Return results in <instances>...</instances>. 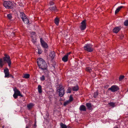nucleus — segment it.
<instances>
[{"mask_svg": "<svg viewBox=\"0 0 128 128\" xmlns=\"http://www.w3.org/2000/svg\"><path fill=\"white\" fill-rule=\"evenodd\" d=\"M60 126L61 128H67L66 126L62 123H60Z\"/></svg>", "mask_w": 128, "mask_h": 128, "instance_id": "23", "label": "nucleus"}, {"mask_svg": "<svg viewBox=\"0 0 128 128\" xmlns=\"http://www.w3.org/2000/svg\"><path fill=\"white\" fill-rule=\"evenodd\" d=\"M7 17L9 19H11L12 18V16L11 14H9L8 15Z\"/></svg>", "mask_w": 128, "mask_h": 128, "instance_id": "33", "label": "nucleus"}, {"mask_svg": "<svg viewBox=\"0 0 128 128\" xmlns=\"http://www.w3.org/2000/svg\"><path fill=\"white\" fill-rule=\"evenodd\" d=\"M8 63V66L10 67L11 62L10 56H5L3 58H0V67L2 68L4 64Z\"/></svg>", "mask_w": 128, "mask_h": 128, "instance_id": "2", "label": "nucleus"}, {"mask_svg": "<svg viewBox=\"0 0 128 128\" xmlns=\"http://www.w3.org/2000/svg\"><path fill=\"white\" fill-rule=\"evenodd\" d=\"M20 16L22 20L24 19V18H26V16L24 14V13H21L20 14Z\"/></svg>", "mask_w": 128, "mask_h": 128, "instance_id": "17", "label": "nucleus"}, {"mask_svg": "<svg viewBox=\"0 0 128 128\" xmlns=\"http://www.w3.org/2000/svg\"><path fill=\"white\" fill-rule=\"evenodd\" d=\"M40 80L42 81H43L45 80V76L43 75L40 78Z\"/></svg>", "mask_w": 128, "mask_h": 128, "instance_id": "32", "label": "nucleus"}, {"mask_svg": "<svg viewBox=\"0 0 128 128\" xmlns=\"http://www.w3.org/2000/svg\"><path fill=\"white\" fill-rule=\"evenodd\" d=\"M112 92H114L119 90L118 87L116 85H113L110 88H109Z\"/></svg>", "mask_w": 128, "mask_h": 128, "instance_id": "8", "label": "nucleus"}, {"mask_svg": "<svg viewBox=\"0 0 128 128\" xmlns=\"http://www.w3.org/2000/svg\"><path fill=\"white\" fill-rule=\"evenodd\" d=\"M34 106V104L32 103H30L28 104L27 106V107L29 109H30Z\"/></svg>", "mask_w": 128, "mask_h": 128, "instance_id": "22", "label": "nucleus"}, {"mask_svg": "<svg viewBox=\"0 0 128 128\" xmlns=\"http://www.w3.org/2000/svg\"><path fill=\"white\" fill-rule=\"evenodd\" d=\"M42 51L40 49H38V54H40L42 53Z\"/></svg>", "mask_w": 128, "mask_h": 128, "instance_id": "37", "label": "nucleus"}, {"mask_svg": "<svg viewBox=\"0 0 128 128\" xmlns=\"http://www.w3.org/2000/svg\"><path fill=\"white\" fill-rule=\"evenodd\" d=\"M32 41L34 43H35L36 41V36H32Z\"/></svg>", "mask_w": 128, "mask_h": 128, "instance_id": "13", "label": "nucleus"}, {"mask_svg": "<svg viewBox=\"0 0 128 128\" xmlns=\"http://www.w3.org/2000/svg\"><path fill=\"white\" fill-rule=\"evenodd\" d=\"M71 53V52H69L67 53L66 54H65L64 56H68L69 55H70V54Z\"/></svg>", "mask_w": 128, "mask_h": 128, "instance_id": "38", "label": "nucleus"}, {"mask_svg": "<svg viewBox=\"0 0 128 128\" xmlns=\"http://www.w3.org/2000/svg\"><path fill=\"white\" fill-rule=\"evenodd\" d=\"M86 20H84L81 23V25L80 26V28L82 30H84L86 28Z\"/></svg>", "mask_w": 128, "mask_h": 128, "instance_id": "7", "label": "nucleus"}, {"mask_svg": "<svg viewBox=\"0 0 128 128\" xmlns=\"http://www.w3.org/2000/svg\"><path fill=\"white\" fill-rule=\"evenodd\" d=\"M124 25L126 26H128V20H126L124 23Z\"/></svg>", "mask_w": 128, "mask_h": 128, "instance_id": "30", "label": "nucleus"}, {"mask_svg": "<svg viewBox=\"0 0 128 128\" xmlns=\"http://www.w3.org/2000/svg\"><path fill=\"white\" fill-rule=\"evenodd\" d=\"M79 110L81 111H86V108L85 106L84 105H81L79 108Z\"/></svg>", "mask_w": 128, "mask_h": 128, "instance_id": "12", "label": "nucleus"}, {"mask_svg": "<svg viewBox=\"0 0 128 128\" xmlns=\"http://www.w3.org/2000/svg\"><path fill=\"white\" fill-rule=\"evenodd\" d=\"M26 128H30L29 126H26Z\"/></svg>", "mask_w": 128, "mask_h": 128, "instance_id": "44", "label": "nucleus"}, {"mask_svg": "<svg viewBox=\"0 0 128 128\" xmlns=\"http://www.w3.org/2000/svg\"><path fill=\"white\" fill-rule=\"evenodd\" d=\"M37 63L39 68L41 69H46L47 66V65L45 62L42 58H38L37 59Z\"/></svg>", "mask_w": 128, "mask_h": 128, "instance_id": "1", "label": "nucleus"}, {"mask_svg": "<svg viewBox=\"0 0 128 128\" xmlns=\"http://www.w3.org/2000/svg\"><path fill=\"white\" fill-rule=\"evenodd\" d=\"M4 56H8V55H7V54H4Z\"/></svg>", "mask_w": 128, "mask_h": 128, "instance_id": "45", "label": "nucleus"}, {"mask_svg": "<svg viewBox=\"0 0 128 128\" xmlns=\"http://www.w3.org/2000/svg\"><path fill=\"white\" fill-rule=\"evenodd\" d=\"M2 128H4V126H3Z\"/></svg>", "mask_w": 128, "mask_h": 128, "instance_id": "47", "label": "nucleus"}, {"mask_svg": "<svg viewBox=\"0 0 128 128\" xmlns=\"http://www.w3.org/2000/svg\"><path fill=\"white\" fill-rule=\"evenodd\" d=\"M124 76H120L119 78V81H121L124 78Z\"/></svg>", "mask_w": 128, "mask_h": 128, "instance_id": "31", "label": "nucleus"}, {"mask_svg": "<svg viewBox=\"0 0 128 128\" xmlns=\"http://www.w3.org/2000/svg\"><path fill=\"white\" fill-rule=\"evenodd\" d=\"M123 6H120L118 7V8L116 9V10H115V14H116L117 13L120 11V10L121 8H123Z\"/></svg>", "mask_w": 128, "mask_h": 128, "instance_id": "15", "label": "nucleus"}, {"mask_svg": "<svg viewBox=\"0 0 128 128\" xmlns=\"http://www.w3.org/2000/svg\"><path fill=\"white\" fill-rule=\"evenodd\" d=\"M50 5H52L54 4V2L53 1H51L50 2Z\"/></svg>", "mask_w": 128, "mask_h": 128, "instance_id": "39", "label": "nucleus"}, {"mask_svg": "<svg viewBox=\"0 0 128 128\" xmlns=\"http://www.w3.org/2000/svg\"><path fill=\"white\" fill-rule=\"evenodd\" d=\"M56 90L58 92L59 96L62 97L65 93V90L61 83L56 84Z\"/></svg>", "mask_w": 128, "mask_h": 128, "instance_id": "3", "label": "nucleus"}, {"mask_svg": "<svg viewBox=\"0 0 128 128\" xmlns=\"http://www.w3.org/2000/svg\"><path fill=\"white\" fill-rule=\"evenodd\" d=\"M59 21L60 19L59 18L56 17V26L58 25Z\"/></svg>", "mask_w": 128, "mask_h": 128, "instance_id": "34", "label": "nucleus"}, {"mask_svg": "<svg viewBox=\"0 0 128 128\" xmlns=\"http://www.w3.org/2000/svg\"><path fill=\"white\" fill-rule=\"evenodd\" d=\"M30 75L28 74H24L23 76V78H29Z\"/></svg>", "mask_w": 128, "mask_h": 128, "instance_id": "25", "label": "nucleus"}, {"mask_svg": "<svg viewBox=\"0 0 128 128\" xmlns=\"http://www.w3.org/2000/svg\"><path fill=\"white\" fill-rule=\"evenodd\" d=\"M4 72L5 74V78H8L9 72L8 69L7 68H6L4 70Z\"/></svg>", "mask_w": 128, "mask_h": 128, "instance_id": "10", "label": "nucleus"}, {"mask_svg": "<svg viewBox=\"0 0 128 128\" xmlns=\"http://www.w3.org/2000/svg\"><path fill=\"white\" fill-rule=\"evenodd\" d=\"M98 91H96L94 93V98H96L98 94Z\"/></svg>", "mask_w": 128, "mask_h": 128, "instance_id": "26", "label": "nucleus"}, {"mask_svg": "<svg viewBox=\"0 0 128 128\" xmlns=\"http://www.w3.org/2000/svg\"><path fill=\"white\" fill-rule=\"evenodd\" d=\"M24 23L26 24H28L29 22V20L27 18H24V19L22 20Z\"/></svg>", "mask_w": 128, "mask_h": 128, "instance_id": "20", "label": "nucleus"}, {"mask_svg": "<svg viewBox=\"0 0 128 128\" xmlns=\"http://www.w3.org/2000/svg\"><path fill=\"white\" fill-rule=\"evenodd\" d=\"M86 70L89 72H92V70L91 68L89 67H87L86 68Z\"/></svg>", "mask_w": 128, "mask_h": 128, "instance_id": "21", "label": "nucleus"}, {"mask_svg": "<svg viewBox=\"0 0 128 128\" xmlns=\"http://www.w3.org/2000/svg\"><path fill=\"white\" fill-rule=\"evenodd\" d=\"M55 52L54 51L51 52L50 53V56H54L55 55Z\"/></svg>", "mask_w": 128, "mask_h": 128, "instance_id": "28", "label": "nucleus"}, {"mask_svg": "<svg viewBox=\"0 0 128 128\" xmlns=\"http://www.w3.org/2000/svg\"><path fill=\"white\" fill-rule=\"evenodd\" d=\"M38 92L40 93L42 92V87L40 85H39L38 86Z\"/></svg>", "mask_w": 128, "mask_h": 128, "instance_id": "19", "label": "nucleus"}, {"mask_svg": "<svg viewBox=\"0 0 128 128\" xmlns=\"http://www.w3.org/2000/svg\"><path fill=\"white\" fill-rule=\"evenodd\" d=\"M84 50L88 52H91L93 51V48L92 46L90 44H86L84 47Z\"/></svg>", "mask_w": 128, "mask_h": 128, "instance_id": "4", "label": "nucleus"}, {"mask_svg": "<svg viewBox=\"0 0 128 128\" xmlns=\"http://www.w3.org/2000/svg\"><path fill=\"white\" fill-rule=\"evenodd\" d=\"M4 6L7 8H12L13 7L12 2L10 1H6L3 3Z\"/></svg>", "mask_w": 128, "mask_h": 128, "instance_id": "5", "label": "nucleus"}, {"mask_svg": "<svg viewBox=\"0 0 128 128\" xmlns=\"http://www.w3.org/2000/svg\"><path fill=\"white\" fill-rule=\"evenodd\" d=\"M54 22L55 24H56V18H55L54 19Z\"/></svg>", "mask_w": 128, "mask_h": 128, "instance_id": "42", "label": "nucleus"}, {"mask_svg": "<svg viewBox=\"0 0 128 128\" xmlns=\"http://www.w3.org/2000/svg\"><path fill=\"white\" fill-rule=\"evenodd\" d=\"M31 35L32 36H34V35H36L35 33L34 32H32L31 33Z\"/></svg>", "mask_w": 128, "mask_h": 128, "instance_id": "40", "label": "nucleus"}, {"mask_svg": "<svg viewBox=\"0 0 128 128\" xmlns=\"http://www.w3.org/2000/svg\"><path fill=\"white\" fill-rule=\"evenodd\" d=\"M113 128H118L117 126H115Z\"/></svg>", "mask_w": 128, "mask_h": 128, "instance_id": "43", "label": "nucleus"}, {"mask_svg": "<svg viewBox=\"0 0 128 128\" xmlns=\"http://www.w3.org/2000/svg\"><path fill=\"white\" fill-rule=\"evenodd\" d=\"M40 42L42 46L44 48H47L48 47V45L42 39H40Z\"/></svg>", "mask_w": 128, "mask_h": 128, "instance_id": "11", "label": "nucleus"}, {"mask_svg": "<svg viewBox=\"0 0 128 128\" xmlns=\"http://www.w3.org/2000/svg\"><path fill=\"white\" fill-rule=\"evenodd\" d=\"M70 102H69L68 100H67L65 102L64 104V106H66L67 104L70 103Z\"/></svg>", "mask_w": 128, "mask_h": 128, "instance_id": "27", "label": "nucleus"}, {"mask_svg": "<svg viewBox=\"0 0 128 128\" xmlns=\"http://www.w3.org/2000/svg\"><path fill=\"white\" fill-rule=\"evenodd\" d=\"M11 34H12V36H14V32H13Z\"/></svg>", "mask_w": 128, "mask_h": 128, "instance_id": "41", "label": "nucleus"}, {"mask_svg": "<svg viewBox=\"0 0 128 128\" xmlns=\"http://www.w3.org/2000/svg\"><path fill=\"white\" fill-rule=\"evenodd\" d=\"M62 59V60L64 62H66L68 60V56H63Z\"/></svg>", "mask_w": 128, "mask_h": 128, "instance_id": "18", "label": "nucleus"}, {"mask_svg": "<svg viewBox=\"0 0 128 128\" xmlns=\"http://www.w3.org/2000/svg\"><path fill=\"white\" fill-rule=\"evenodd\" d=\"M56 8V6H55L54 7L53 6L51 7L48 8V10H50L51 11L54 10H55Z\"/></svg>", "mask_w": 128, "mask_h": 128, "instance_id": "24", "label": "nucleus"}, {"mask_svg": "<svg viewBox=\"0 0 128 128\" xmlns=\"http://www.w3.org/2000/svg\"><path fill=\"white\" fill-rule=\"evenodd\" d=\"M121 28L120 26L116 27L113 29V32L115 33H118L120 30Z\"/></svg>", "mask_w": 128, "mask_h": 128, "instance_id": "9", "label": "nucleus"}, {"mask_svg": "<svg viewBox=\"0 0 128 128\" xmlns=\"http://www.w3.org/2000/svg\"><path fill=\"white\" fill-rule=\"evenodd\" d=\"M110 105L112 106L113 107H114V106H115V104L113 102H110L109 104Z\"/></svg>", "mask_w": 128, "mask_h": 128, "instance_id": "35", "label": "nucleus"}, {"mask_svg": "<svg viewBox=\"0 0 128 128\" xmlns=\"http://www.w3.org/2000/svg\"><path fill=\"white\" fill-rule=\"evenodd\" d=\"M14 93L13 95L15 99L18 96L22 97L23 96L20 94V92L16 89H14Z\"/></svg>", "mask_w": 128, "mask_h": 128, "instance_id": "6", "label": "nucleus"}, {"mask_svg": "<svg viewBox=\"0 0 128 128\" xmlns=\"http://www.w3.org/2000/svg\"><path fill=\"white\" fill-rule=\"evenodd\" d=\"M55 110H54V113L55 112Z\"/></svg>", "mask_w": 128, "mask_h": 128, "instance_id": "46", "label": "nucleus"}, {"mask_svg": "<svg viewBox=\"0 0 128 128\" xmlns=\"http://www.w3.org/2000/svg\"><path fill=\"white\" fill-rule=\"evenodd\" d=\"M73 91H77L78 89V86H72V88Z\"/></svg>", "mask_w": 128, "mask_h": 128, "instance_id": "16", "label": "nucleus"}, {"mask_svg": "<svg viewBox=\"0 0 128 128\" xmlns=\"http://www.w3.org/2000/svg\"><path fill=\"white\" fill-rule=\"evenodd\" d=\"M73 100V98L72 97V95H70L69 97V98L68 100L70 102Z\"/></svg>", "mask_w": 128, "mask_h": 128, "instance_id": "29", "label": "nucleus"}, {"mask_svg": "<svg viewBox=\"0 0 128 128\" xmlns=\"http://www.w3.org/2000/svg\"><path fill=\"white\" fill-rule=\"evenodd\" d=\"M71 92V88H68L67 90V93H70Z\"/></svg>", "mask_w": 128, "mask_h": 128, "instance_id": "36", "label": "nucleus"}, {"mask_svg": "<svg viewBox=\"0 0 128 128\" xmlns=\"http://www.w3.org/2000/svg\"><path fill=\"white\" fill-rule=\"evenodd\" d=\"M86 106L88 109L89 110H91L92 109V106L91 104L90 103H87Z\"/></svg>", "mask_w": 128, "mask_h": 128, "instance_id": "14", "label": "nucleus"}]
</instances>
